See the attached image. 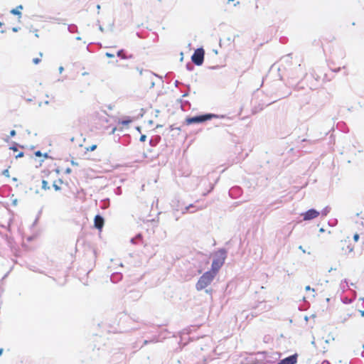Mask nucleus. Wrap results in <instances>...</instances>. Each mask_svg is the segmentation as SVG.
I'll return each instance as SVG.
<instances>
[{
	"instance_id": "nucleus-19",
	"label": "nucleus",
	"mask_w": 364,
	"mask_h": 364,
	"mask_svg": "<svg viewBox=\"0 0 364 364\" xmlns=\"http://www.w3.org/2000/svg\"><path fill=\"white\" fill-rule=\"evenodd\" d=\"M146 139V136L145 135H141L140 136V141H145Z\"/></svg>"
},
{
	"instance_id": "nucleus-12",
	"label": "nucleus",
	"mask_w": 364,
	"mask_h": 364,
	"mask_svg": "<svg viewBox=\"0 0 364 364\" xmlns=\"http://www.w3.org/2000/svg\"><path fill=\"white\" fill-rule=\"evenodd\" d=\"M117 56L122 58V59H126L127 58V56L124 53V51L123 50H120L117 52Z\"/></svg>"
},
{
	"instance_id": "nucleus-27",
	"label": "nucleus",
	"mask_w": 364,
	"mask_h": 364,
	"mask_svg": "<svg viewBox=\"0 0 364 364\" xmlns=\"http://www.w3.org/2000/svg\"><path fill=\"white\" fill-rule=\"evenodd\" d=\"M67 172H68V173H70V168H68V169L67 170Z\"/></svg>"
},
{
	"instance_id": "nucleus-5",
	"label": "nucleus",
	"mask_w": 364,
	"mask_h": 364,
	"mask_svg": "<svg viewBox=\"0 0 364 364\" xmlns=\"http://www.w3.org/2000/svg\"><path fill=\"white\" fill-rule=\"evenodd\" d=\"M341 247L344 253H350L353 252L354 249V246L351 244L349 238L341 240Z\"/></svg>"
},
{
	"instance_id": "nucleus-9",
	"label": "nucleus",
	"mask_w": 364,
	"mask_h": 364,
	"mask_svg": "<svg viewBox=\"0 0 364 364\" xmlns=\"http://www.w3.org/2000/svg\"><path fill=\"white\" fill-rule=\"evenodd\" d=\"M23 9V6L21 5L18 6L17 8L16 9H13L11 11V13L14 15H16L18 16L19 18H21V11H19V9Z\"/></svg>"
},
{
	"instance_id": "nucleus-8",
	"label": "nucleus",
	"mask_w": 364,
	"mask_h": 364,
	"mask_svg": "<svg viewBox=\"0 0 364 364\" xmlns=\"http://www.w3.org/2000/svg\"><path fill=\"white\" fill-rule=\"evenodd\" d=\"M296 361H297V355H290V356L282 360L277 364H295L296 363Z\"/></svg>"
},
{
	"instance_id": "nucleus-28",
	"label": "nucleus",
	"mask_w": 364,
	"mask_h": 364,
	"mask_svg": "<svg viewBox=\"0 0 364 364\" xmlns=\"http://www.w3.org/2000/svg\"><path fill=\"white\" fill-rule=\"evenodd\" d=\"M97 9H100V5H98V6H97Z\"/></svg>"
},
{
	"instance_id": "nucleus-10",
	"label": "nucleus",
	"mask_w": 364,
	"mask_h": 364,
	"mask_svg": "<svg viewBox=\"0 0 364 364\" xmlns=\"http://www.w3.org/2000/svg\"><path fill=\"white\" fill-rule=\"evenodd\" d=\"M42 57H43V53H39V57L34 58L33 59V64H35V65H38V63H40L41 62Z\"/></svg>"
},
{
	"instance_id": "nucleus-29",
	"label": "nucleus",
	"mask_w": 364,
	"mask_h": 364,
	"mask_svg": "<svg viewBox=\"0 0 364 364\" xmlns=\"http://www.w3.org/2000/svg\"><path fill=\"white\" fill-rule=\"evenodd\" d=\"M234 0H228V1H233Z\"/></svg>"
},
{
	"instance_id": "nucleus-15",
	"label": "nucleus",
	"mask_w": 364,
	"mask_h": 364,
	"mask_svg": "<svg viewBox=\"0 0 364 364\" xmlns=\"http://www.w3.org/2000/svg\"><path fill=\"white\" fill-rule=\"evenodd\" d=\"M53 188H55V191L60 190V187L56 183V182L53 183Z\"/></svg>"
},
{
	"instance_id": "nucleus-25",
	"label": "nucleus",
	"mask_w": 364,
	"mask_h": 364,
	"mask_svg": "<svg viewBox=\"0 0 364 364\" xmlns=\"http://www.w3.org/2000/svg\"><path fill=\"white\" fill-rule=\"evenodd\" d=\"M2 353H3V349L0 348V356L1 355Z\"/></svg>"
},
{
	"instance_id": "nucleus-18",
	"label": "nucleus",
	"mask_w": 364,
	"mask_h": 364,
	"mask_svg": "<svg viewBox=\"0 0 364 364\" xmlns=\"http://www.w3.org/2000/svg\"><path fill=\"white\" fill-rule=\"evenodd\" d=\"M23 152L21 151L19 152L16 156V158L18 159V158H21V157H23Z\"/></svg>"
},
{
	"instance_id": "nucleus-7",
	"label": "nucleus",
	"mask_w": 364,
	"mask_h": 364,
	"mask_svg": "<svg viewBox=\"0 0 364 364\" xmlns=\"http://www.w3.org/2000/svg\"><path fill=\"white\" fill-rule=\"evenodd\" d=\"M104 219L102 216H100V215H97L95 217V219H94V225H95V227L98 229L99 230H101L104 226Z\"/></svg>"
},
{
	"instance_id": "nucleus-16",
	"label": "nucleus",
	"mask_w": 364,
	"mask_h": 364,
	"mask_svg": "<svg viewBox=\"0 0 364 364\" xmlns=\"http://www.w3.org/2000/svg\"><path fill=\"white\" fill-rule=\"evenodd\" d=\"M359 235L358 233H355L354 235H353V240L355 242H358V239H359Z\"/></svg>"
},
{
	"instance_id": "nucleus-24",
	"label": "nucleus",
	"mask_w": 364,
	"mask_h": 364,
	"mask_svg": "<svg viewBox=\"0 0 364 364\" xmlns=\"http://www.w3.org/2000/svg\"><path fill=\"white\" fill-rule=\"evenodd\" d=\"M11 149H13L14 151H17V148L16 147H11Z\"/></svg>"
},
{
	"instance_id": "nucleus-30",
	"label": "nucleus",
	"mask_w": 364,
	"mask_h": 364,
	"mask_svg": "<svg viewBox=\"0 0 364 364\" xmlns=\"http://www.w3.org/2000/svg\"><path fill=\"white\" fill-rule=\"evenodd\" d=\"M1 25H2V23L0 22V26H1Z\"/></svg>"
},
{
	"instance_id": "nucleus-23",
	"label": "nucleus",
	"mask_w": 364,
	"mask_h": 364,
	"mask_svg": "<svg viewBox=\"0 0 364 364\" xmlns=\"http://www.w3.org/2000/svg\"><path fill=\"white\" fill-rule=\"evenodd\" d=\"M12 30H13V31H14V32L18 31V28H13V29H12Z\"/></svg>"
},
{
	"instance_id": "nucleus-26",
	"label": "nucleus",
	"mask_w": 364,
	"mask_h": 364,
	"mask_svg": "<svg viewBox=\"0 0 364 364\" xmlns=\"http://www.w3.org/2000/svg\"><path fill=\"white\" fill-rule=\"evenodd\" d=\"M361 315H362V316H364V311H361Z\"/></svg>"
},
{
	"instance_id": "nucleus-2",
	"label": "nucleus",
	"mask_w": 364,
	"mask_h": 364,
	"mask_svg": "<svg viewBox=\"0 0 364 364\" xmlns=\"http://www.w3.org/2000/svg\"><path fill=\"white\" fill-rule=\"evenodd\" d=\"M215 276L216 274L210 271L205 272L198 280L196 284V289L200 291L206 288L212 283Z\"/></svg>"
},
{
	"instance_id": "nucleus-13",
	"label": "nucleus",
	"mask_w": 364,
	"mask_h": 364,
	"mask_svg": "<svg viewBox=\"0 0 364 364\" xmlns=\"http://www.w3.org/2000/svg\"><path fill=\"white\" fill-rule=\"evenodd\" d=\"M42 188L43 190H45V191L50 189V186H48V183L46 181H45V180L42 181Z\"/></svg>"
},
{
	"instance_id": "nucleus-22",
	"label": "nucleus",
	"mask_w": 364,
	"mask_h": 364,
	"mask_svg": "<svg viewBox=\"0 0 364 364\" xmlns=\"http://www.w3.org/2000/svg\"><path fill=\"white\" fill-rule=\"evenodd\" d=\"M305 289H306V291H309V290H311V287H310L309 286H307V287H306Z\"/></svg>"
},
{
	"instance_id": "nucleus-1",
	"label": "nucleus",
	"mask_w": 364,
	"mask_h": 364,
	"mask_svg": "<svg viewBox=\"0 0 364 364\" xmlns=\"http://www.w3.org/2000/svg\"><path fill=\"white\" fill-rule=\"evenodd\" d=\"M213 257V259L211 264V269L210 271L217 275L220 269L222 267L225 262L226 258V252L223 250H220L214 252Z\"/></svg>"
},
{
	"instance_id": "nucleus-20",
	"label": "nucleus",
	"mask_w": 364,
	"mask_h": 364,
	"mask_svg": "<svg viewBox=\"0 0 364 364\" xmlns=\"http://www.w3.org/2000/svg\"><path fill=\"white\" fill-rule=\"evenodd\" d=\"M16 135V131L15 130H11L10 132V136H14Z\"/></svg>"
},
{
	"instance_id": "nucleus-14",
	"label": "nucleus",
	"mask_w": 364,
	"mask_h": 364,
	"mask_svg": "<svg viewBox=\"0 0 364 364\" xmlns=\"http://www.w3.org/2000/svg\"><path fill=\"white\" fill-rule=\"evenodd\" d=\"M97 148V145H92L87 148H86V150L87 151H92Z\"/></svg>"
},
{
	"instance_id": "nucleus-21",
	"label": "nucleus",
	"mask_w": 364,
	"mask_h": 364,
	"mask_svg": "<svg viewBox=\"0 0 364 364\" xmlns=\"http://www.w3.org/2000/svg\"><path fill=\"white\" fill-rule=\"evenodd\" d=\"M136 70L139 71V75H141L142 74V72H143V70L142 69H139L138 68H136Z\"/></svg>"
},
{
	"instance_id": "nucleus-4",
	"label": "nucleus",
	"mask_w": 364,
	"mask_h": 364,
	"mask_svg": "<svg viewBox=\"0 0 364 364\" xmlns=\"http://www.w3.org/2000/svg\"><path fill=\"white\" fill-rule=\"evenodd\" d=\"M204 50L201 48H198L194 51L191 57V60L193 62V63L196 64V65H201L204 60Z\"/></svg>"
},
{
	"instance_id": "nucleus-11",
	"label": "nucleus",
	"mask_w": 364,
	"mask_h": 364,
	"mask_svg": "<svg viewBox=\"0 0 364 364\" xmlns=\"http://www.w3.org/2000/svg\"><path fill=\"white\" fill-rule=\"evenodd\" d=\"M34 154L36 156H38V157L43 156L44 159H47L48 157V155L47 153L42 154L41 151H35Z\"/></svg>"
},
{
	"instance_id": "nucleus-3",
	"label": "nucleus",
	"mask_w": 364,
	"mask_h": 364,
	"mask_svg": "<svg viewBox=\"0 0 364 364\" xmlns=\"http://www.w3.org/2000/svg\"><path fill=\"white\" fill-rule=\"evenodd\" d=\"M216 117L215 114H205L203 115L187 117L185 120L186 124L187 125H191L192 124H200L203 123L205 121L210 120L213 118Z\"/></svg>"
},
{
	"instance_id": "nucleus-6",
	"label": "nucleus",
	"mask_w": 364,
	"mask_h": 364,
	"mask_svg": "<svg viewBox=\"0 0 364 364\" xmlns=\"http://www.w3.org/2000/svg\"><path fill=\"white\" fill-rule=\"evenodd\" d=\"M319 213L314 209H310L304 214V220H309L317 218Z\"/></svg>"
},
{
	"instance_id": "nucleus-17",
	"label": "nucleus",
	"mask_w": 364,
	"mask_h": 364,
	"mask_svg": "<svg viewBox=\"0 0 364 364\" xmlns=\"http://www.w3.org/2000/svg\"><path fill=\"white\" fill-rule=\"evenodd\" d=\"M105 55H106L107 58H114V54H112V53H106Z\"/></svg>"
}]
</instances>
